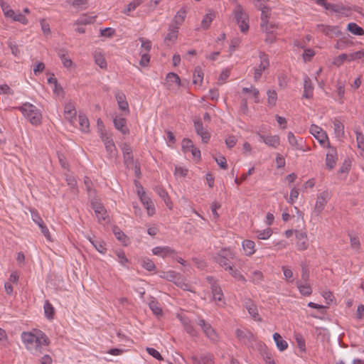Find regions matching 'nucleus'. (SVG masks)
<instances>
[{"instance_id":"nucleus-21","label":"nucleus","mask_w":364,"mask_h":364,"mask_svg":"<svg viewBox=\"0 0 364 364\" xmlns=\"http://www.w3.org/2000/svg\"><path fill=\"white\" fill-rule=\"evenodd\" d=\"M235 334L237 338L240 341L245 343L247 341H252L254 339V335L252 333L248 330H241L240 328H237L235 330Z\"/></svg>"},{"instance_id":"nucleus-46","label":"nucleus","mask_w":364,"mask_h":364,"mask_svg":"<svg viewBox=\"0 0 364 364\" xmlns=\"http://www.w3.org/2000/svg\"><path fill=\"white\" fill-rule=\"evenodd\" d=\"M227 270L234 278H235L238 281H242L243 282H246V279L245 278V277L240 273V272L238 269H234L232 265L228 266Z\"/></svg>"},{"instance_id":"nucleus-9","label":"nucleus","mask_w":364,"mask_h":364,"mask_svg":"<svg viewBox=\"0 0 364 364\" xmlns=\"http://www.w3.org/2000/svg\"><path fill=\"white\" fill-rule=\"evenodd\" d=\"M326 146L328 148V151L326 156V166L328 169L331 170L336 164L338 153L335 147H332L329 142H328V145Z\"/></svg>"},{"instance_id":"nucleus-54","label":"nucleus","mask_w":364,"mask_h":364,"mask_svg":"<svg viewBox=\"0 0 364 364\" xmlns=\"http://www.w3.org/2000/svg\"><path fill=\"white\" fill-rule=\"evenodd\" d=\"M72 6L80 10H84L87 8V0H73L71 3Z\"/></svg>"},{"instance_id":"nucleus-18","label":"nucleus","mask_w":364,"mask_h":364,"mask_svg":"<svg viewBox=\"0 0 364 364\" xmlns=\"http://www.w3.org/2000/svg\"><path fill=\"white\" fill-rule=\"evenodd\" d=\"M113 122L114 127L122 134H129V129L127 126V120L125 118L117 116L114 119Z\"/></svg>"},{"instance_id":"nucleus-31","label":"nucleus","mask_w":364,"mask_h":364,"mask_svg":"<svg viewBox=\"0 0 364 364\" xmlns=\"http://www.w3.org/2000/svg\"><path fill=\"white\" fill-rule=\"evenodd\" d=\"M242 248L245 252V255L250 256L255 252V242L250 240H245L242 242Z\"/></svg>"},{"instance_id":"nucleus-36","label":"nucleus","mask_w":364,"mask_h":364,"mask_svg":"<svg viewBox=\"0 0 364 364\" xmlns=\"http://www.w3.org/2000/svg\"><path fill=\"white\" fill-rule=\"evenodd\" d=\"M182 324L184 327L186 331L190 334L191 336L196 337L198 336V332L196 331L194 327L191 325L190 320L188 318H183L181 320Z\"/></svg>"},{"instance_id":"nucleus-22","label":"nucleus","mask_w":364,"mask_h":364,"mask_svg":"<svg viewBox=\"0 0 364 364\" xmlns=\"http://www.w3.org/2000/svg\"><path fill=\"white\" fill-rule=\"evenodd\" d=\"M314 86L311 80L307 75L304 79V93L303 97L306 99H310L313 97Z\"/></svg>"},{"instance_id":"nucleus-48","label":"nucleus","mask_w":364,"mask_h":364,"mask_svg":"<svg viewBox=\"0 0 364 364\" xmlns=\"http://www.w3.org/2000/svg\"><path fill=\"white\" fill-rule=\"evenodd\" d=\"M214 17L215 14L213 12L206 14L201 21L202 28H203L204 29H207L210 26Z\"/></svg>"},{"instance_id":"nucleus-40","label":"nucleus","mask_w":364,"mask_h":364,"mask_svg":"<svg viewBox=\"0 0 364 364\" xmlns=\"http://www.w3.org/2000/svg\"><path fill=\"white\" fill-rule=\"evenodd\" d=\"M78 119H79L80 129L84 132H88L89 127H90V122H89L87 117L84 114H80L78 116Z\"/></svg>"},{"instance_id":"nucleus-33","label":"nucleus","mask_w":364,"mask_h":364,"mask_svg":"<svg viewBox=\"0 0 364 364\" xmlns=\"http://www.w3.org/2000/svg\"><path fill=\"white\" fill-rule=\"evenodd\" d=\"M94 59L95 63L102 69H107V64L104 55L97 51L95 52Z\"/></svg>"},{"instance_id":"nucleus-12","label":"nucleus","mask_w":364,"mask_h":364,"mask_svg":"<svg viewBox=\"0 0 364 364\" xmlns=\"http://www.w3.org/2000/svg\"><path fill=\"white\" fill-rule=\"evenodd\" d=\"M194 127L196 134L201 137L202 141L205 144L208 143L210 140V134L208 131L204 129L200 119L194 120Z\"/></svg>"},{"instance_id":"nucleus-17","label":"nucleus","mask_w":364,"mask_h":364,"mask_svg":"<svg viewBox=\"0 0 364 364\" xmlns=\"http://www.w3.org/2000/svg\"><path fill=\"white\" fill-rule=\"evenodd\" d=\"M287 139L289 144L295 149V150H301L305 151L304 149V141L302 138H299L297 139L294 136V133L289 132L287 134Z\"/></svg>"},{"instance_id":"nucleus-30","label":"nucleus","mask_w":364,"mask_h":364,"mask_svg":"<svg viewBox=\"0 0 364 364\" xmlns=\"http://www.w3.org/2000/svg\"><path fill=\"white\" fill-rule=\"evenodd\" d=\"M273 338L275 341L277 348L280 351H283L288 348L287 342L282 339V338L279 333H274L273 334Z\"/></svg>"},{"instance_id":"nucleus-16","label":"nucleus","mask_w":364,"mask_h":364,"mask_svg":"<svg viewBox=\"0 0 364 364\" xmlns=\"http://www.w3.org/2000/svg\"><path fill=\"white\" fill-rule=\"evenodd\" d=\"M318 29L324 35L330 38L338 37L341 35V31L338 26L320 25L318 26Z\"/></svg>"},{"instance_id":"nucleus-28","label":"nucleus","mask_w":364,"mask_h":364,"mask_svg":"<svg viewBox=\"0 0 364 364\" xmlns=\"http://www.w3.org/2000/svg\"><path fill=\"white\" fill-rule=\"evenodd\" d=\"M64 112L65 114V117L68 119L71 122H73V119H76V110L74 105L72 102H68L65 104L64 107Z\"/></svg>"},{"instance_id":"nucleus-15","label":"nucleus","mask_w":364,"mask_h":364,"mask_svg":"<svg viewBox=\"0 0 364 364\" xmlns=\"http://www.w3.org/2000/svg\"><path fill=\"white\" fill-rule=\"evenodd\" d=\"M91 207L94 210L99 221L101 220H105L106 219L107 212L100 202H99L97 199H92L91 200Z\"/></svg>"},{"instance_id":"nucleus-49","label":"nucleus","mask_w":364,"mask_h":364,"mask_svg":"<svg viewBox=\"0 0 364 364\" xmlns=\"http://www.w3.org/2000/svg\"><path fill=\"white\" fill-rule=\"evenodd\" d=\"M91 244L95 247L97 251H98L101 254H105L107 252L106 244L104 241L102 240H96L91 241Z\"/></svg>"},{"instance_id":"nucleus-7","label":"nucleus","mask_w":364,"mask_h":364,"mask_svg":"<svg viewBox=\"0 0 364 364\" xmlns=\"http://www.w3.org/2000/svg\"><path fill=\"white\" fill-rule=\"evenodd\" d=\"M39 337L37 335L32 333L31 332L23 331L21 333V339L23 343L25 344L26 348L28 350H34V345L38 343Z\"/></svg>"},{"instance_id":"nucleus-1","label":"nucleus","mask_w":364,"mask_h":364,"mask_svg":"<svg viewBox=\"0 0 364 364\" xmlns=\"http://www.w3.org/2000/svg\"><path fill=\"white\" fill-rule=\"evenodd\" d=\"M33 125H38L41 122L42 115L40 110L33 105L26 102L23 105L16 107Z\"/></svg>"},{"instance_id":"nucleus-38","label":"nucleus","mask_w":364,"mask_h":364,"mask_svg":"<svg viewBox=\"0 0 364 364\" xmlns=\"http://www.w3.org/2000/svg\"><path fill=\"white\" fill-rule=\"evenodd\" d=\"M333 129L336 137L341 138L344 136V125L341 121L338 119L333 121Z\"/></svg>"},{"instance_id":"nucleus-11","label":"nucleus","mask_w":364,"mask_h":364,"mask_svg":"<svg viewBox=\"0 0 364 364\" xmlns=\"http://www.w3.org/2000/svg\"><path fill=\"white\" fill-rule=\"evenodd\" d=\"M310 133L319 141L321 145L325 146V144L328 141V136L320 127L312 124L310 127Z\"/></svg>"},{"instance_id":"nucleus-56","label":"nucleus","mask_w":364,"mask_h":364,"mask_svg":"<svg viewBox=\"0 0 364 364\" xmlns=\"http://www.w3.org/2000/svg\"><path fill=\"white\" fill-rule=\"evenodd\" d=\"M294 338L296 341L297 346L301 350V351H305L306 350V343L305 340L303 338V336L300 333H296L294 335Z\"/></svg>"},{"instance_id":"nucleus-39","label":"nucleus","mask_w":364,"mask_h":364,"mask_svg":"<svg viewBox=\"0 0 364 364\" xmlns=\"http://www.w3.org/2000/svg\"><path fill=\"white\" fill-rule=\"evenodd\" d=\"M43 309L46 317L50 320L53 319L55 314V309L48 300L45 301Z\"/></svg>"},{"instance_id":"nucleus-13","label":"nucleus","mask_w":364,"mask_h":364,"mask_svg":"<svg viewBox=\"0 0 364 364\" xmlns=\"http://www.w3.org/2000/svg\"><path fill=\"white\" fill-rule=\"evenodd\" d=\"M41 338L38 339V343L34 345V350H29L32 354L38 355L43 353V346H48L50 341L48 338L45 333L40 331Z\"/></svg>"},{"instance_id":"nucleus-55","label":"nucleus","mask_w":364,"mask_h":364,"mask_svg":"<svg viewBox=\"0 0 364 364\" xmlns=\"http://www.w3.org/2000/svg\"><path fill=\"white\" fill-rule=\"evenodd\" d=\"M155 191L161 198L164 200V202L168 205L169 197L166 191L161 186H156L155 188Z\"/></svg>"},{"instance_id":"nucleus-51","label":"nucleus","mask_w":364,"mask_h":364,"mask_svg":"<svg viewBox=\"0 0 364 364\" xmlns=\"http://www.w3.org/2000/svg\"><path fill=\"white\" fill-rule=\"evenodd\" d=\"M349 61V55L347 53H342L337 57L334 58L333 63L339 67L341 66L345 61Z\"/></svg>"},{"instance_id":"nucleus-23","label":"nucleus","mask_w":364,"mask_h":364,"mask_svg":"<svg viewBox=\"0 0 364 364\" xmlns=\"http://www.w3.org/2000/svg\"><path fill=\"white\" fill-rule=\"evenodd\" d=\"M115 98L119 109L122 111L129 112V104L126 100V96L122 92H117L115 94Z\"/></svg>"},{"instance_id":"nucleus-6","label":"nucleus","mask_w":364,"mask_h":364,"mask_svg":"<svg viewBox=\"0 0 364 364\" xmlns=\"http://www.w3.org/2000/svg\"><path fill=\"white\" fill-rule=\"evenodd\" d=\"M31 214L32 220L38 225L41 230V232L45 236V237L48 240L51 241V235L50 234L49 230L48 229L47 226L43 221L38 211L36 210H31Z\"/></svg>"},{"instance_id":"nucleus-50","label":"nucleus","mask_w":364,"mask_h":364,"mask_svg":"<svg viewBox=\"0 0 364 364\" xmlns=\"http://www.w3.org/2000/svg\"><path fill=\"white\" fill-rule=\"evenodd\" d=\"M58 56L60 58L62 63L65 68H70L73 62L71 59L64 53V50H60L58 53Z\"/></svg>"},{"instance_id":"nucleus-42","label":"nucleus","mask_w":364,"mask_h":364,"mask_svg":"<svg viewBox=\"0 0 364 364\" xmlns=\"http://www.w3.org/2000/svg\"><path fill=\"white\" fill-rule=\"evenodd\" d=\"M149 306L155 315L160 316L162 314V309L160 307L159 302L154 298H152L149 302Z\"/></svg>"},{"instance_id":"nucleus-63","label":"nucleus","mask_w":364,"mask_h":364,"mask_svg":"<svg viewBox=\"0 0 364 364\" xmlns=\"http://www.w3.org/2000/svg\"><path fill=\"white\" fill-rule=\"evenodd\" d=\"M166 80L168 82H174L177 85H180L181 83V80H180V77L179 76L174 73H169L167 74L166 75Z\"/></svg>"},{"instance_id":"nucleus-47","label":"nucleus","mask_w":364,"mask_h":364,"mask_svg":"<svg viewBox=\"0 0 364 364\" xmlns=\"http://www.w3.org/2000/svg\"><path fill=\"white\" fill-rule=\"evenodd\" d=\"M266 36H265V42L267 43L272 44V43H280V38H277L274 36L272 31L266 30Z\"/></svg>"},{"instance_id":"nucleus-58","label":"nucleus","mask_w":364,"mask_h":364,"mask_svg":"<svg viewBox=\"0 0 364 364\" xmlns=\"http://www.w3.org/2000/svg\"><path fill=\"white\" fill-rule=\"evenodd\" d=\"M315 55V52L311 48H306L304 50L302 57L303 60L305 63L309 62L311 60L312 58Z\"/></svg>"},{"instance_id":"nucleus-53","label":"nucleus","mask_w":364,"mask_h":364,"mask_svg":"<svg viewBox=\"0 0 364 364\" xmlns=\"http://www.w3.org/2000/svg\"><path fill=\"white\" fill-rule=\"evenodd\" d=\"M267 100L268 103L270 106L273 107L276 105L277 94L274 90H269L267 92Z\"/></svg>"},{"instance_id":"nucleus-41","label":"nucleus","mask_w":364,"mask_h":364,"mask_svg":"<svg viewBox=\"0 0 364 364\" xmlns=\"http://www.w3.org/2000/svg\"><path fill=\"white\" fill-rule=\"evenodd\" d=\"M234 255L232 252L229 248H223L218 253H216L213 257L219 258L223 257L225 259H233Z\"/></svg>"},{"instance_id":"nucleus-27","label":"nucleus","mask_w":364,"mask_h":364,"mask_svg":"<svg viewBox=\"0 0 364 364\" xmlns=\"http://www.w3.org/2000/svg\"><path fill=\"white\" fill-rule=\"evenodd\" d=\"M141 50L139 52L141 55V59L139 60V65L142 67H147L150 61V55L149 52L151 47H141Z\"/></svg>"},{"instance_id":"nucleus-25","label":"nucleus","mask_w":364,"mask_h":364,"mask_svg":"<svg viewBox=\"0 0 364 364\" xmlns=\"http://www.w3.org/2000/svg\"><path fill=\"white\" fill-rule=\"evenodd\" d=\"M178 28L174 25H169L168 33L164 38L166 43H174L178 38Z\"/></svg>"},{"instance_id":"nucleus-32","label":"nucleus","mask_w":364,"mask_h":364,"mask_svg":"<svg viewBox=\"0 0 364 364\" xmlns=\"http://www.w3.org/2000/svg\"><path fill=\"white\" fill-rule=\"evenodd\" d=\"M211 290H212L214 300L219 301L223 300V291H222L220 287L218 284H216L215 282L212 284H211Z\"/></svg>"},{"instance_id":"nucleus-8","label":"nucleus","mask_w":364,"mask_h":364,"mask_svg":"<svg viewBox=\"0 0 364 364\" xmlns=\"http://www.w3.org/2000/svg\"><path fill=\"white\" fill-rule=\"evenodd\" d=\"M122 150L123 153L124 164L126 168H132L137 162L134 159L132 147L127 144H122Z\"/></svg>"},{"instance_id":"nucleus-24","label":"nucleus","mask_w":364,"mask_h":364,"mask_svg":"<svg viewBox=\"0 0 364 364\" xmlns=\"http://www.w3.org/2000/svg\"><path fill=\"white\" fill-rule=\"evenodd\" d=\"M152 252L155 255L162 256L163 257L173 255L176 253L175 250L170 247H156L153 248Z\"/></svg>"},{"instance_id":"nucleus-37","label":"nucleus","mask_w":364,"mask_h":364,"mask_svg":"<svg viewBox=\"0 0 364 364\" xmlns=\"http://www.w3.org/2000/svg\"><path fill=\"white\" fill-rule=\"evenodd\" d=\"M347 30L356 36H362L364 34V29L355 23H349L347 26Z\"/></svg>"},{"instance_id":"nucleus-62","label":"nucleus","mask_w":364,"mask_h":364,"mask_svg":"<svg viewBox=\"0 0 364 364\" xmlns=\"http://www.w3.org/2000/svg\"><path fill=\"white\" fill-rule=\"evenodd\" d=\"M114 234L117 239L122 242H126L127 240V235L119 228H114Z\"/></svg>"},{"instance_id":"nucleus-59","label":"nucleus","mask_w":364,"mask_h":364,"mask_svg":"<svg viewBox=\"0 0 364 364\" xmlns=\"http://www.w3.org/2000/svg\"><path fill=\"white\" fill-rule=\"evenodd\" d=\"M202 364H214L213 355L210 353L202 354L200 355Z\"/></svg>"},{"instance_id":"nucleus-10","label":"nucleus","mask_w":364,"mask_h":364,"mask_svg":"<svg viewBox=\"0 0 364 364\" xmlns=\"http://www.w3.org/2000/svg\"><path fill=\"white\" fill-rule=\"evenodd\" d=\"M328 193L326 191H323L317 196L315 207L314 209V213L316 214V215H319L321 213L323 210L325 205L328 203Z\"/></svg>"},{"instance_id":"nucleus-34","label":"nucleus","mask_w":364,"mask_h":364,"mask_svg":"<svg viewBox=\"0 0 364 364\" xmlns=\"http://www.w3.org/2000/svg\"><path fill=\"white\" fill-rule=\"evenodd\" d=\"M203 80V72L200 67L197 66L195 68L193 75V82L195 85H200Z\"/></svg>"},{"instance_id":"nucleus-26","label":"nucleus","mask_w":364,"mask_h":364,"mask_svg":"<svg viewBox=\"0 0 364 364\" xmlns=\"http://www.w3.org/2000/svg\"><path fill=\"white\" fill-rule=\"evenodd\" d=\"M186 16V11L184 8H181L175 15L173 21L170 23L171 25L176 26L179 28L180 26L182 25Z\"/></svg>"},{"instance_id":"nucleus-45","label":"nucleus","mask_w":364,"mask_h":364,"mask_svg":"<svg viewBox=\"0 0 364 364\" xmlns=\"http://www.w3.org/2000/svg\"><path fill=\"white\" fill-rule=\"evenodd\" d=\"M96 16H87V14H83L76 21L77 24L81 25H87L93 23L95 21Z\"/></svg>"},{"instance_id":"nucleus-52","label":"nucleus","mask_w":364,"mask_h":364,"mask_svg":"<svg viewBox=\"0 0 364 364\" xmlns=\"http://www.w3.org/2000/svg\"><path fill=\"white\" fill-rule=\"evenodd\" d=\"M141 266L147 271H153L155 269L156 266L154 262L149 258H144L141 261Z\"/></svg>"},{"instance_id":"nucleus-4","label":"nucleus","mask_w":364,"mask_h":364,"mask_svg":"<svg viewBox=\"0 0 364 364\" xmlns=\"http://www.w3.org/2000/svg\"><path fill=\"white\" fill-rule=\"evenodd\" d=\"M259 58L260 63L258 67L255 68L254 73V80L256 82L261 78L263 71L269 67V60L267 54L264 52H259Z\"/></svg>"},{"instance_id":"nucleus-29","label":"nucleus","mask_w":364,"mask_h":364,"mask_svg":"<svg viewBox=\"0 0 364 364\" xmlns=\"http://www.w3.org/2000/svg\"><path fill=\"white\" fill-rule=\"evenodd\" d=\"M296 285L299 290V292L306 296H310L312 293L311 287L308 282L304 283L301 281H297Z\"/></svg>"},{"instance_id":"nucleus-61","label":"nucleus","mask_w":364,"mask_h":364,"mask_svg":"<svg viewBox=\"0 0 364 364\" xmlns=\"http://www.w3.org/2000/svg\"><path fill=\"white\" fill-rule=\"evenodd\" d=\"M257 238L259 240H267L272 234L271 228H268L266 230L262 231H257Z\"/></svg>"},{"instance_id":"nucleus-57","label":"nucleus","mask_w":364,"mask_h":364,"mask_svg":"<svg viewBox=\"0 0 364 364\" xmlns=\"http://www.w3.org/2000/svg\"><path fill=\"white\" fill-rule=\"evenodd\" d=\"M213 260L217 262L220 267H223L225 270L228 269V266H232V264L230 262V259H225L223 257L215 258L213 257Z\"/></svg>"},{"instance_id":"nucleus-14","label":"nucleus","mask_w":364,"mask_h":364,"mask_svg":"<svg viewBox=\"0 0 364 364\" xmlns=\"http://www.w3.org/2000/svg\"><path fill=\"white\" fill-rule=\"evenodd\" d=\"M296 247L299 250H305L309 247L308 237L306 232L295 230Z\"/></svg>"},{"instance_id":"nucleus-35","label":"nucleus","mask_w":364,"mask_h":364,"mask_svg":"<svg viewBox=\"0 0 364 364\" xmlns=\"http://www.w3.org/2000/svg\"><path fill=\"white\" fill-rule=\"evenodd\" d=\"M102 140L105 145V148L107 152L112 154L114 151H116L115 145L112 139L106 135H102Z\"/></svg>"},{"instance_id":"nucleus-20","label":"nucleus","mask_w":364,"mask_h":364,"mask_svg":"<svg viewBox=\"0 0 364 364\" xmlns=\"http://www.w3.org/2000/svg\"><path fill=\"white\" fill-rule=\"evenodd\" d=\"M245 306L255 321H261L262 319L258 314L257 307L251 299L245 301Z\"/></svg>"},{"instance_id":"nucleus-19","label":"nucleus","mask_w":364,"mask_h":364,"mask_svg":"<svg viewBox=\"0 0 364 364\" xmlns=\"http://www.w3.org/2000/svg\"><path fill=\"white\" fill-rule=\"evenodd\" d=\"M260 140L270 147L277 148L280 144V139L277 135H262L259 134Z\"/></svg>"},{"instance_id":"nucleus-44","label":"nucleus","mask_w":364,"mask_h":364,"mask_svg":"<svg viewBox=\"0 0 364 364\" xmlns=\"http://www.w3.org/2000/svg\"><path fill=\"white\" fill-rule=\"evenodd\" d=\"M135 183H136V187L139 188L137 191V193L139 196V198H140L141 201L142 202V203L144 205L146 203L149 202L151 200L146 196L145 191H144L142 186L136 181H135Z\"/></svg>"},{"instance_id":"nucleus-2","label":"nucleus","mask_w":364,"mask_h":364,"mask_svg":"<svg viewBox=\"0 0 364 364\" xmlns=\"http://www.w3.org/2000/svg\"><path fill=\"white\" fill-rule=\"evenodd\" d=\"M234 16L237 23L242 32H246L249 29V16L240 4H237L234 9Z\"/></svg>"},{"instance_id":"nucleus-5","label":"nucleus","mask_w":364,"mask_h":364,"mask_svg":"<svg viewBox=\"0 0 364 364\" xmlns=\"http://www.w3.org/2000/svg\"><path fill=\"white\" fill-rule=\"evenodd\" d=\"M198 325L201 327L205 336L213 343L218 341V336L211 325L207 323L203 318H199Z\"/></svg>"},{"instance_id":"nucleus-60","label":"nucleus","mask_w":364,"mask_h":364,"mask_svg":"<svg viewBox=\"0 0 364 364\" xmlns=\"http://www.w3.org/2000/svg\"><path fill=\"white\" fill-rule=\"evenodd\" d=\"M263 274L260 271H254L252 274V281L255 284H259L263 280Z\"/></svg>"},{"instance_id":"nucleus-64","label":"nucleus","mask_w":364,"mask_h":364,"mask_svg":"<svg viewBox=\"0 0 364 364\" xmlns=\"http://www.w3.org/2000/svg\"><path fill=\"white\" fill-rule=\"evenodd\" d=\"M349 61H353L358 59L363 58L364 60V50H358L348 54Z\"/></svg>"},{"instance_id":"nucleus-43","label":"nucleus","mask_w":364,"mask_h":364,"mask_svg":"<svg viewBox=\"0 0 364 364\" xmlns=\"http://www.w3.org/2000/svg\"><path fill=\"white\" fill-rule=\"evenodd\" d=\"M261 11V26L265 27V30H267L268 18L269 16L270 8L266 6V9H260Z\"/></svg>"},{"instance_id":"nucleus-3","label":"nucleus","mask_w":364,"mask_h":364,"mask_svg":"<svg viewBox=\"0 0 364 364\" xmlns=\"http://www.w3.org/2000/svg\"><path fill=\"white\" fill-rule=\"evenodd\" d=\"M316 4L318 6H323L326 10L331 11L334 13H338L348 16L350 12L348 7L343 6L341 4H331L328 3L326 0H315Z\"/></svg>"}]
</instances>
